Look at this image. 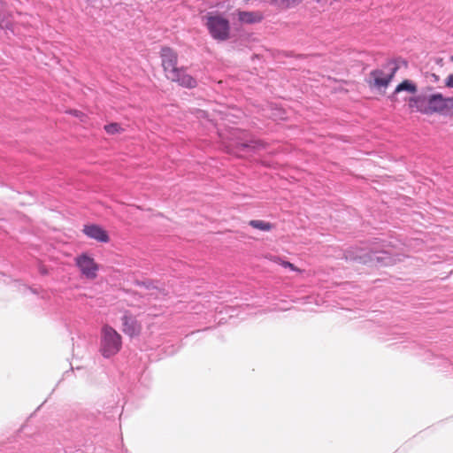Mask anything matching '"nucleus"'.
<instances>
[{
	"mask_svg": "<svg viewBox=\"0 0 453 453\" xmlns=\"http://www.w3.org/2000/svg\"><path fill=\"white\" fill-rule=\"evenodd\" d=\"M409 105L411 108L427 114L453 115V97H445L441 93L412 97L410 99Z\"/></svg>",
	"mask_w": 453,
	"mask_h": 453,
	"instance_id": "1",
	"label": "nucleus"
},
{
	"mask_svg": "<svg viewBox=\"0 0 453 453\" xmlns=\"http://www.w3.org/2000/svg\"><path fill=\"white\" fill-rule=\"evenodd\" d=\"M121 335L111 326L104 325L100 333L99 351L105 358L115 356L121 349Z\"/></svg>",
	"mask_w": 453,
	"mask_h": 453,
	"instance_id": "2",
	"label": "nucleus"
},
{
	"mask_svg": "<svg viewBox=\"0 0 453 453\" xmlns=\"http://www.w3.org/2000/svg\"><path fill=\"white\" fill-rule=\"evenodd\" d=\"M204 24L211 35L217 41H226L230 35V24L227 19L219 14L209 13L204 18Z\"/></svg>",
	"mask_w": 453,
	"mask_h": 453,
	"instance_id": "3",
	"label": "nucleus"
},
{
	"mask_svg": "<svg viewBox=\"0 0 453 453\" xmlns=\"http://www.w3.org/2000/svg\"><path fill=\"white\" fill-rule=\"evenodd\" d=\"M75 261L83 276L88 280H94L96 277L98 265L91 257L87 254H81L76 257Z\"/></svg>",
	"mask_w": 453,
	"mask_h": 453,
	"instance_id": "4",
	"label": "nucleus"
},
{
	"mask_svg": "<svg viewBox=\"0 0 453 453\" xmlns=\"http://www.w3.org/2000/svg\"><path fill=\"white\" fill-rule=\"evenodd\" d=\"M378 251L370 250L367 251L365 249H357V250H349L347 251L346 258L350 260H356L360 263H368L372 261L382 262L384 260L383 257L378 256Z\"/></svg>",
	"mask_w": 453,
	"mask_h": 453,
	"instance_id": "5",
	"label": "nucleus"
},
{
	"mask_svg": "<svg viewBox=\"0 0 453 453\" xmlns=\"http://www.w3.org/2000/svg\"><path fill=\"white\" fill-rule=\"evenodd\" d=\"M177 54L171 48L165 47L161 50L162 66L167 79L170 74L175 73L180 68L177 65Z\"/></svg>",
	"mask_w": 453,
	"mask_h": 453,
	"instance_id": "6",
	"label": "nucleus"
},
{
	"mask_svg": "<svg viewBox=\"0 0 453 453\" xmlns=\"http://www.w3.org/2000/svg\"><path fill=\"white\" fill-rule=\"evenodd\" d=\"M121 320L122 331L124 334L130 337H134L140 334L142 326L135 317L130 314H124Z\"/></svg>",
	"mask_w": 453,
	"mask_h": 453,
	"instance_id": "7",
	"label": "nucleus"
},
{
	"mask_svg": "<svg viewBox=\"0 0 453 453\" xmlns=\"http://www.w3.org/2000/svg\"><path fill=\"white\" fill-rule=\"evenodd\" d=\"M168 79L188 88H195L197 84L196 79L188 74L183 68H180L175 73L170 74Z\"/></svg>",
	"mask_w": 453,
	"mask_h": 453,
	"instance_id": "8",
	"label": "nucleus"
},
{
	"mask_svg": "<svg viewBox=\"0 0 453 453\" xmlns=\"http://www.w3.org/2000/svg\"><path fill=\"white\" fill-rule=\"evenodd\" d=\"M83 232L88 237L97 242H107L109 241V236L106 231L97 225L85 226Z\"/></svg>",
	"mask_w": 453,
	"mask_h": 453,
	"instance_id": "9",
	"label": "nucleus"
},
{
	"mask_svg": "<svg viewBox=\"0 0 453 453\" xmlns=\"http://www.w3.org/2000/svg\"><path fill=\"white\" fill-rule=\"evenodd\" d=\"M395 71L396 67H394L392 72L387 75H385L380 70H375L372 72L371 76L373 78L374 85L378 88H386L393 78Z\"/></svg>",
	"mask_w": 453,
	"mask_h": 453,
	"instance_id": "10",
	"label": "nucleus"
},
{
	"mask_svg": "<svg viewBox=\"0 0 453 453\" xmlns=\"http://www.w3.org/2000/svg\"><path fill=\"white\" fill-rule=\"evenodd\" d=\"M0 28L5 30V34L10 38V35H18L19 33L16 31L15 25L11 23L8 20L4 19V14H3V3L2 0H0Z\"/></svg>",
	"mask_w": 453,
	"mask_h": 453,
	"instance_id": "11",
	"label": "nucleus"
},
{
	"mask_svg": "<svg viewBox=\"0 0 453 453\" xmlns=\"http://www.w3.org/2000/svg\"><path fill=\"white\" fill-rule=\"evenodd\" d=\"M238 19L242 23L252 24L259 22L262 19L260 12H239Z\"/></svg>",
	"mask_w": 453,
	"mask_h": 453,
	"instance_id": "12",
	"label": "nucleus"
},
{
	"mask_svg": "<svg viewBox=\"0 0 453 453\" xmlns=\"http://www.w3.org/2000/svg\"><path fill=\"white\" fill-rule=\"evenodd\" d=\"M402 91H407L411 94H414L417 92V86L412 81L405 80L395 88V94Z\"/></svg>",
	"mask_w": 453,
	"mask_h": 453,
	"instance_id": "13",
	"label": "nucleus"
},
{
	"mask_svg": "<svg viewBox=\"0 0 453 453\" xmlns=\"http://www.w3.org/2000/svg\"><path fill=\"white\" fill-rule=\"evenodd\" d=\"M17 23H19L23 27H32L34 25L35 18L29 14H22L20 12L18 13V18H14Z\"/></svg>",
	"mask_w": 453,
	"mask_h": 453,
	"instance_id": "14",
	"label": "nucleus"
},
{
	"mask_svg": "<svg viewBox=\"0 0 453 453\" xmlns=\"http://www.w3.org/2000/svg\"><path fill=\"white\" fill-rule=\"evenodd\" d=\"M250 225L252 227L262 230V231H269L272 229V225L264 220H251V221H250Z\"/></svg>",
	"mask_w": 453,
	"mask_h": 453,
	"instance_id": "15",
	"label": "nucleus"
},
{
	"mask_svg": "<svg viewBox=\"0 0 453 453\" xmlns=\"http://www.w3.org/2000/svg\"><path fill=\"white\" fill-rule=\"evenodd\" d=\"M105 131L110 134H119L122 131V127L118 123H111L104 126Z\"/></svg>",
	"mask_w": 453,
	"mask_h": 453,
	"instance_id": "16",
	"label": "nucleus"
},
{
	"mask_svg": "<svg viewBox=\"0 0 453 453\" xmlns=\"http://www.w3.org/2000/svg\"><path fill=\"white\" fill-rule=\"evenodd\" d=\"M273 261L285 268H289L291 271L298 272L299 270L290 262L284 261L280 257H275Z\"/></svg>",
	"mask_w": 453,
	"mask_h": 453,
	"instance_id": "17",
	"label": "nucleus"
},
{
	"mask_svg": "<svg viewBox=\"0 0 453 453\" xmlns=\"http://www.w3.org/2000/svg\"><path fill=\"white\" fill-rule=\"evenodd\" d=\"M445 84L448 88H453V73L449 74L446 81H445Z\"/></svg>",
	"mask_w": 453,
	"mask_h": 453,
	"instance_id": "18",
	"label": "nucleus"
},
{
	"mask_svg": "<svg viewBox=\"0 0 453 453\" xmlns=\"http://www.w3.org/2000/svg\"><path fill=\"white\" fill-rule=\"evenodd\" d=\"M72 112H73V114H74L75 116H77V117H81V116H83V114H82V113L79 112V111H76V110H75V111H73Z\"/></svg>",
	"mask_w": 453,
	"mask_h": 453,
	"instance_id": "19",
	"label": "nucleus"
},
{
	"mask_svg": "<svg viewBox=\"0 0 453 453\" xmlns=\"http://www.w3.org/2000/svg\"><path fill=\"white\" fill-rule=\"evenodd\" d=\"M317 2H320L321 0H316Z\"/></svg>",
	"mask_w": 453,
	"mask_h": 453,
	"instance_id": "20",
	"label": "nucleus"
}]
</instances>
